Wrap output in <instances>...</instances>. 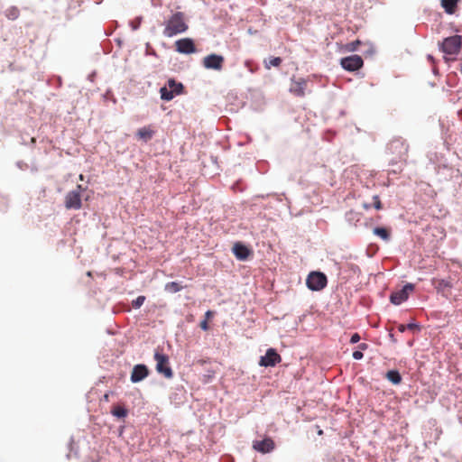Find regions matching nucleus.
I'll return each mask as SVG.
<instances>
[{
    "label": "nucleus",
    "instance_id": "obj_1",
    "mask_svg": "<svg viewBox=\"0 0 462 462\" xmlns=\"http://www.w3.org/2000/svg\"><path fill=\"white\" fill-rule=\"evenodd\" d=\"M163 35L171 38L177 34L185 32L189 25L184 13L175 12L163 22Z\"/></svg>",
    "mask_w": 462,
    "mask_h": 462
},
{
    "label": "nucleus",
    "instance_id": "obj_2",
    "mask_svg": "<svg viewBox=\"0 0 462 462\" xmlns=\"http://www.w3.org/2000/svg\"><path fill=\"white\" fill-rule=\"evenodd\" d=\"M462 48V36L453 35L445 38L439 43V49L447 55H457Z\"/></svg>",
    "mask_w": 462,
    "mask_h": 462
},
{
    "label": "nucleus",
    "instance_id": "obj_3",
    "mask_svg": "<svg viewBox=\"0 0 462 462\" xmlns=\"http://www.w3.org/2000/svg\"><path fill=\"white\" fill-rule=\"evenodd\" d=\"M154 359L156 361V371L168 379L171 378L173 372L170 366L168 356L162 350L157 348L154 353Z\"/></svg>",
    "mask_w": 462,
    "mask_h": 462
},
{
    "label": "nucleus",
    "instance_id": "obj_4",
    "mask_svg": "<svg viewBox=\"0 0 462 462\" xmlns=\"http://www.w3.org/2000/svg\"><path fill=\"white\" fill-rule=\"evenodd\" d=\"M85 189L82 185H77L76 189L68 192L65 196L64 205L67 209L79 210L82 207L81 193Z\"/></svg>",
    "mask_w": 462,
    "mask_h": 462
},
{
    "label": "nucleus",
    "instance_id": "obj_5",
    "mask_svg": "<svg viewBox=\"0 0 462 462\" xmlns=\"http://www.w3.org/2000/svg\"><path fill=\"white\" fill-rule=\"evenodd\" d=\"M183 85L180 82H176L175 79H170L167 82V86L161 88V98L162 100L170 101L176 95H180L183 92Z\"/></svg>",
    "mask_w": 462,
    "mask_h": 462
},
{
    "label": "nucleus",
    "instance_id": "obj_6",
    "mask_svg": "<svg viewBox=\"0 0 462 462\" xmlns=\"http://www.w3.org/2000/svg\"><path fill=\"white\" fill-rule=\"evenodd\" d=\"M388 150L393 155H395L400 161L405 160L409 145L402 138H394L388 144Z\"/></svg>",
    "mask_w": 462,
    "mask_h": 462
},
{
    "label": "nucleus",
    "instance_id": "obj_7",
    "mask_svg": "<svg viewBox=\"0 0 462 462\" xmlns=\"http://www.w3.org/2000/svg\"><path fill=\"white\" fill-rule=\"evenodd\" d=\"M327 276L319 272H312L308 275L306 284L311 291H320L327 286Z\"/></svg>",
    "mask_w": 462,
    "mask_h": 462
},
{
    "label": "nucleus",
    "instance_id": "obj_8",
    "mask_svg": "<svg viewBox=\"0 0 462 462\" xmlns=\"http://www.w3.org/2000/svg\"><path fill=\"white\" fill-rule=\"evenodd\" d=\"M431 284L434 286L438 293H440L446 299L451 295V288L453 287L452 282L448 279H437L431 280Z\"/></svg>",
    "mask_w": 462,
    "mask_h": 462
},
{
    "label": "nucleus",
    "instance_id": "obj_9",
    "mask_svg": "<svg viewBox=\"0 0 462 462\" xmlns=\"http://www.w3.org/2000/svg\"><path fill=\"white\" fill-rule=\"evenodd\" d=\"M225 59L222 55L209 54L203 59V66L208 69L220 70L223 68Z\"/></svg>",
    "mask_w": 462,
    "mask_h": 462
},
{
    "label": "nucleus",
    "instance_id": "obj_10",
    "mask_svg": "<svg viewBox=\"0 0 462 462\" xmlns=\"http://www.w3.org/2000/svg\"><path fill=\"white\" fill-rule=\"evenodd\" d=\"M341 66L348 71H356L363 67V59L358 55H352L341 59Z\"/></svg>",
    "mask_w": 462,
    "mask_h": 462
},
{
    "label": "nucleus",
    "instance_id": "obj_11",
    "mask_svg": "<svg viewBox=\"0 0 462 462\" xmlns=\"http://www.w3.org/2000/svg\"><path fill=\"white\" fill-rule=\"evenodd\" d=\"M414 290V285L408 283L403 286V288L398 291L393 292L390 296V300L394 305H400L403 301H405L410 292Z\"/></svg>",
    "mask_w": 462,
    "mask_h": 462
},
{
    "label": "nucleus",
    "instance_id": "obj_12",
    "mask_svg": "<svg viewBox=\"0 0 462 462\" xmlns=\"http://www.w3.org/2000/svg\"><path fill=\"white\" fill-rule=\"evenodd\" d=\"M282 361L281 356L273 348H269L264 356H262L259 365L261 366L268 367L274 366Z\"/></svg>",
    "mask_w": 462,
    "mask_h": 462
},
{
    "label": "nucleus",
    "instance_id": "obj_13",
    "mask_svg": "<svg viewBox=\"0 0 462 462\" xmlns=\"http://www.w3.org/2000/svg\"><path fill=\"white\" fill-rule=\"evenodd\" d=\"M176 51L180 53L190 54L196 52L194 42L190 38H183L175 42Z\"/></svg>",
    "mask_w": 462,
    "mask_h": 462
},
{
    "label": "nucleus",
    "instance_id": "obj_14",
    "mask_svg": "<svg viewBox=\"0 0 462 462\" xmlns=\"http://www.w3.org/2000/svg\"><path fill=\"white\" fill-rule=\"evenodd\" d=\"M275 448V443L271 438H265L262 440L253 441V448L257 452L266 454L273 451Z\"/></svg>",
    "mask_w": 462,
    "mask_h": 462
},
{
    "label": "nucleus",
    "instance_id": "obj_15",
    "mask_svg": "<svg viewBox=\"0 0 462 462\" xmlns=\"http://www.w3.org/2000/svg\"><path fill=\"white\" fill-rule=\"evenodd\" d=\"M149 374V370L145 365H136L134 366L131 373V381L133 383H138Z\"/></svg>",
    "mask_w": 462,
    "mask_h": 462
},
{
    "label": "nucleus",
    "instance_id": "obj_16",
    "mask_svg": "<svg viewBox=\"0 0 462 462\" xmlns=\"http://www.w3.org/2000/svg\"><path fill=\"white\" fill-rule=\"evenodd\" d=\"M233 253L240 261L246 260L251 254L250 249L241 243H236L233 246Z\"/></svg>",
    "mask_w": 462,
    "mask_h": 462
},
{
    "label": "nucleus",
    "instance_id": "obj_17",
    "mask_svg": "<svg viewBox=\"0 0 462 462\" xmlns=\"http://www.w3.org/2000/svg\"><path fill=\"white\" fill-rule=\"evenodd\" d=\"M306 86L307 81L300 79V80L292 82L290 91L297 97H303L305 95Z\"/></svg>",
    "mask_w": 462,
    "mask_h": 462
},
{
    "label": "nucleus",
    "instance_id": "obj_18",
    "mask_svg": "<svg viewBox=\"0 0 462 462\" xmlns=\"http://www.w3.org/2000/svg\"><path fill=\"white\" fill-rule=\"evenodd\" d=\"M155 134V131L151 126H144L137 130L136 136L139 140L143 142L150 141Z\"/></svg>",
    "mask_w": 462,
    "mask_h": 462
},
{
    "label": "nucleus",
    "instance_id": "obj_19",
    "mask_svg": "<svg viewBox=\"0 0 462 462\" xmlns=\"http://www.w3.org/2000/svg\"><path fill=\"white\" fill-rule=\"evenodd\" d=\"M459 1L460 0H441V6L447 14H453L457 10Z\"/></svg>",
    "mask_w": 462,
    "mask_h": 462
},
{
    "label": "nucleus",
    "instance_id": "obj_20",
    "mask_svg": "<svg viewBox=\"0 0 462 462\" xmlns=\"http://www.w3.org/2000/svg\"><path fill=\"white\" fill-rule=\"evenodd\" d=\"M385 376L393 384H399L402 382V376L397 370L388 371Z\"/></svg>",
    "mask_w": 462,
    "mask_h": 462
},
{
    "label": "nucleus",
    "instance_id": "obj_21",
    "mask_svg": "<svg viewBox=\"0 0 462 462\" xmlns=\"http://www.w3.org/2000/svg\"><path fill=\"white\" fill-rule=\"evenodd\" d=\"M373 233L384 241H388L391 236L390 230L385 227H375L374 228Z\"/></svg>",
    "mask_w": 462,
    "mask_h": 462
},
{
    "label": "nucleus",
    "instance_id": "obj_22",
    "mask_svg": "<svg viewBox=\"0 0 462 462\" xmlns=\"http://www.w3.org/2000/svg\"><path fill=\"white\" fill-rule=\"evenodd\" d=\"M282 62L280 57H271L268 60H264V67L270 69L272 67H279Z\"/></svg>",
    "mask_w": 462,
    "mask_h": 462
},
{
    "label": "nucleus",
    "instance_id": "obj_23",
    "mask_svg": "<svg viewBox=\"0 0 462 462\" xmlns=\"http://www.w3.org/2000/svg\"><path fill=\"white\" fill-rule=\"evenodd\" d=\"M111 413L117 418H125L127 415V410L121 405H116L112 408Z\"/></svg>",
    "mask_w": 462,
    "mask_h": 462
},
{
    "label": "nucleus",
    "instance_id": "obj_24",
    "mask_svg": "<svg viewBox=\"0 0 462 462\" xmlns=\"http://www.w3.org/2000/svg\"><path fill=\"white\" fill-rule=\"evenodd\" d=\"M20 15V11L19 9L16 7V6H11L9 8L6 9L5 11V16L9 19V20H16Z\"/></svg>",
    "mask_w": 462,
    "mask_h": 462
},
{
    "label": "nucleus",
    "instance_id": "obj_25",
    "mask_svg": "<svg viewBox=\"0 0 462 462\" xmlns=\"http://www.w3.org/2000/svg\"><path fill=\"white\" fill-rule=\"evenodd\" d=\"M182 285L177 282H171L166 283L165 290L169 292L175 293L182 290Z\"/></svg>",
    "mask_w": 462,
    "mask_h": 462
},
{
    "label": "nucleus",
    "instance_id": "obj_26",
    "mask_svg": "<svg viewBox=\"0 0 462 462\" xmlns=\"http://www.w3.org/2000/svg\"><path fill=\"white\" fill-rule=\"evenodd\" d=\"M144 300V296H138L134 300L132 301L133 308L139 309L143 304Z\"/></svg>",
    "mask_w": 462,
    "mask_h": 462
},
{
    "label": "nucleus",
    "instance_id": "obj_27",
    "mask_svg": "<svg viewBox=\"0 0 462 462\" xmlns=\"http://www.w3.org/2000/svg\"><path fill=\"white\" fill-rule=\"evenodd\" d=\"M360 44L361 42L359 40H356L347 43L346 48L348 51H355Z\"/></svg>",
    "mask_w": 462,
    "mask_h": 462
},
{
    "label": "nucleus",
    "instance_id": "obj_28",
    "mask_svg": "<svg viewBox=\"0 0 462 462\" xmlns=\"http://www.w3.org/2000/svg\"><path fill=\"white\" fill-rule=\"evenodd\" d=\"M373 199H374V208L377 209V210L382 209L383 208V204H382V202L380 200L379 196H377V195L374 196Z\"/></svg>",
    "mask_w": 462,
    "mask_h": 462
},
{
    "label": "nucleus",
    "instance_id": "obj_29",
    "mask_svg": "<svg viewBox=\"0 0 462 462\" xmlns=\"http://www.w3.org/2000/svg\"><path fill=\"white\" fill-rule=\"evenodd\" d=\"M406 328H407V329H410L412 331H420V327L417 323H410V324L406 325Z\"/></svg>",
    "mask_w": 462,
    "mask_h": 462
},
{
    "label": "nucleus",
    "instance_id": "obj_30",
    "mask_svg": "<svg viewBox=\"0 0 462 462\" xmlns=\"http://www.w3.org/2000/svg\"><path fill=\"white\" fill-rule=\"evenodd\" d=\"M199 327L201 329L207 331L209 329L208 322L207 319H204L200 322Z\"/></svg>",
    "mask_w": 462,
    "mask_h": 462
},
{
    "label": "nucleus",
    "instance_id": "obj_31",
    "mask_svg": "<svg viewBox=\"0 0 462 462\" xmlns=\"http://www.w3.org/2000/svg\"><path fill=\"white\" fill-rule=\"evenodd\" d=\"M360 340V336L358 333H354L350 338V343L356 344Z\"/></svg>",
    "mask_w": 462,
    "mask_h": 462
},
{
    "label": "nucleus",
    "instance_id": "obj_32",
    "mask_svg": "<svg viewBox=\"0 0 462 462\" xmlns=\"http://www.w3.org/2000/svg\"><path fill=\"white\" fill-rule=\"evenodd\" d=\"M352 356L356 360H360L363 358L364 355L361 351H355V352H353Z\"/></svg>",
    "mask_w": 462,
    "mask_h": 462
},
{
    "label": "nucleus",
    "instance_id": "obj_33",
    "mask_svg": "<svg viewBox=\"0 0 462 462\" xmlns=\"http://www.w3.org/2000/svg\"><path fill=\"white\" fill-rule=\"evenodd\" d=\"M214 315V312L211 310H208L205 313V319L208 320L212 316Z\"/></svg>",
    "mask_w": 462,
    "mask_h": 462
},
{
    "label": "nucleus",
    "instance_id": "obj_34",
    "mask_svg": "<svg viewBox=\"0 0 462 462\" xmlns=\"http://www.w3.org/2000/svg\"><path fill=\"white\" fill-rule=\"evenodd\" d=\"M406 329H407L406 325L400 324V325L398 326V330H399L400 332H402H402H404Z\"/></svg>",
    "mask_w": 462,
    "mask_h": 462
},
{
    "label": "nucleus",
    "instance_id": "obj_35",
    "mask_svg": "<svg viewBox=\"0 0 462 462\" xmlns=\"http://www.w3.org/2000/svg\"><path fill=\"white\" fill-rule=\"evenodd\" d=\"M358 347H359L361 350H365V349L368 347V346H367V344H365V343H362V344H360V345L358 346Z\"/></svg>",
    "mask_w": 462,
    "mask_h": 462
},
{
    "label": "nucleus",
    "instance_id": "obj_36",
    "mask_svg": "<svg viewBox=\"0 0 462 462\" xmlns=\"http://www.w3.org/2000/svg\"><path fill=\"white\" fill-rule=\"evenodd\" d=\"M363 208H364L365 209H369V208H371V205H370V204H368V203H364V204H363Z\"/></svg>",
    "mask_w": 462,
    "mask_h": 462
},
{
    "label": "nucleus",
    "instance_id": "obj_37",
    "mask_svg": "<svg viewBox=\"0 0 462 462\" xmlns=\"http://www.w3.org/2000/svg\"><path fill=\"white\" fill-rule=\"evenodd\" d=\"M79 179L80 180H84V175H83V174H80V175H79Z\"/></svg>",
    "mask_w": 462,
    "mask_h": 462
},
{
    "label": "nucleus",
    "instance_id": "obj_38",
    "mask_svg": "<svg viewBox=\"0 0 462 462\" xmlns=\"http://www.w3.org/2000/svg\"><path fill=\"white\" fill-rule=\"evenodd\" d=\"M390 337H391V339H392L393 342H395V339H394V337H393V334H390Z\"/></svg>",
    "mask_w": 462,
    "mask_h": 462
},
{
    "label": "nucleus",
    "instance_id": "obj_39",
    "mask_svg": "<svg viewBox=\"0 0 462 462\" xmlns=\"http://www.w3.org/2000/svg\"><path fill=\"white\" fill-rule=\"evenodd\" d=\"M104 399H105L106 401H108V394H105V395H104Z\"/></svg>",
    "mask_w": 462,
    "mask_h": 462
},
{
    "label": "nucleus",
    "instance_id": "obj_40",
    "mask_svg": "<svg viewBox=\"0 0 462 462\" xmlns=\"http://www.w3.org/2000/svg\"><path fill=\"white\" fill-rule=\"evenodd\" d=\"M35 142H36L35 138H32V143H35Z\"/></svg>",
    "mask_w": 462,
    "mask_h": 462
}]
</instances>
